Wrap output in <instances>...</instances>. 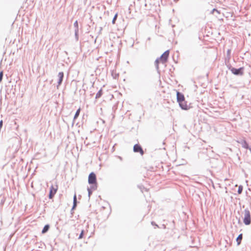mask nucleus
Masks as SVG:
<instances>
[{
  "mask_svg": "<svg viewBox=\"0 0 251 251\" xmlns=\"http://www.w3.org/2000/svg\"><path fill=\"white\" fill-rule=\"evenodd\" d=\"M88 183L91 185L90 188H88L89 195L90 196L93 191L97 189L98 186L97 177L94 173L92 172L89 174L88 176Z\"/></svg>",
  "mask_w": 251,
  "mask_h": 251,
  "instance_id": "nucleus-1",
  "label": "nucleus"
},
{
  "mask_svg": "<svg viewBox=\"0 0 251 251\" xmlns=\"http://www.w3.org/2000/svg\"><path fill=\"white\" fill-rule=\"evenodd\" d=\"M169 50H168L166 51H165L163 54L159 57V58H157L155 61V64L157 68H158V66L159 63H161L162 64H164L167 62L169 56Z\"/></svg>",
  "mask_w": 251,
  "mask_h": 251,
  "instance_id": "nucleus-2",
  "label": "nucleus"
},
{
  "mask_svg": "<svg viewBox=\"0 0 251 251\" xmlns=\"http://www.w3.org/2000/svg\"><path fill=\"white\" fill-rule=\"evenodd\" d=\"M58 185L56 183L54 185H51L50 187V191L49 194V198L51 199L53 198L55 194L56 193L58 190Z\"/></svg>",
  "mask_w": 251,
  "mask_h": 251,
  "instance_id": "nucleus-3",
  "label": "nucleus"
},
{
  "mask_svg": "<svg viewBox=\"0 0 251 251\" xmlns=\"http://www.w3.org/2000/svg\"><path fill=\"white\" fill-rule=\"evenodd\" d=\"M243 222L246 225H249L251 222V218L250 212L249 210H246L244 213V218Z\"/></svg>",
  "mask_w": 251,
  "mask_h": 251,
  "instance_id": "nucleus-4",
  "label": "nucleus"
},
{
  "mask_svg": "<svg viewBox=\"0 0 251 251\" xmlns=\"http://www.w3.org/2000/svg\"><path fill=\"white\" fill-rule=\"evenodd\" d=\"M179 106L181 109L187 110L191 108L190 104H188L187 102L184 100L178 103Z\"/></svg>",
  "mask_w": 251,
  "mask_h": 251,
  "instance_id": "nucleus-5",
  "label": "nucleus"
},
{
  "mask_svg": "<svg viewBox=\"0 0 251 251\" xmlns=\"http://www.w3.org/2000/svg\"><path fill=\"white\" fill-rule=\"evenodd\" d=\"M133 151L134 152H139L141 155L144 154V151L141 146L139 144H136L134 146Z\"/></svg>",
  "mask_w": 251,
  "mask_h": 251,
  "instance_id": "nucleus-6",
  "label": "nucleus"
},
{
  "mask_svg": "<svg viewBox=\"0 0 251 251\" xmlns=\"http://www.w3.org/2000/svg\"><path fill=\"white\" fill-rule=\"evenodd\" d=\"M243 68H240L239 69H235V68H232L231 71V72L234 74V75H243Z\"/></svg>",
  "mask_w": 251,
  "mask_h": 251,
  "instance_id": "nucleus-7",
  "label": "nucleus"
},
{
  "mask_svg": "<svg viewBox=\"0 0 251 251\" xmlns=\"http://www.w3.org/2000/svg\"><path fill=\"white\" fill-rule=\"evenodd\" d=\"M176 97L178 103L185 100L184 95L178 91H176Z\"/></svg>",
  "mask_w": 251,
  "mask_h": 251,
  "instance_id": "nucleus-8",
  "label": "nucleus"
},
{
  "mask_svg": "<svg viewBox=\"0 0 251 251\" xmlns=\"http://www.w3.org/2000/svg\"><path fill=\"white\" fill-rule=\"evenodd\" d=\"M238 142L240 143L244 148L249 149L251 151V149L249 147L248 144L245 140H243L241 142L238 141Z\"/></svg>",
  "mask_w": 251,
  "mask_h": 251,
  "instance_id": "nucleus-9",
  "label": "nucleus"
},
{
  "mask_svg": "<svg viewBox=\"0 0 251 251\" xmlns=\"http://www.w3.org/2000/svg\"><path fill=\"white\" fill-rule=\"evenodd\" d=\"M58 76L59 77V81H58V85H60L61 83H62V81L63 80V78L64 77V74L63 72H60L58 73Z\"/></svg>",
  "mask_w": 251,
  "mask_h": 251,
  "instance_id": "nucleus-10",
  "label": "nucleus"
},
{
  "mask_svg": "<svg viewBox=\"0 0 251 251\" xmlns=\"http://www.w3.org/2000/svg\"><path fill=\"white\" fill-rule=\"evenodd\" d=\"M73 201L74 204L72 209H74L76 206L77 199L76 194H75L74 196Z\"/></svg>",
  "mask_w": 251,
  "mask_h": 251,
  "instance_id": "nucleus-11",
  "label": "nucleus"
},
{
  "mask_svg": "<svg viewBox=\"0 0 251 251\" xmlns=\"http://www.w3.org/2000/svg\"><path fill=\"white\" fill-rule=\"evenodd\" d=\"M242 239V234H240L238 235L236 239V242L237 243V245H239L241 244V241Z\"/></svg>",
  "mask_w": 251,
  "mask_h": 251,
  "instance_id": "nucleus-12",
  "label": "nucleus"
},
{
  "mask_svg": "<svg viewBox=\"0 0 251 251\" xmlns=\"http://www.w3.org/2000/svg\"><path fill=\"white\" fill-rule=\"evenodd\" d=\"M49 228H50L49 225H46L44 227V228H43V230L42 231V233L43 234L45 233L46 232H47L48 231V230L49 229Z\"/></svg>",
  "mask_w": 251,
  "mask_h": 251,
  "instance_id": "nucleus-13",
  "label": "nucleus"
},
{
  "mask_svg": "<svg viewBox=\"0 0 251 251\" xmlns=\"http://www.w3.org/2000/svg\"><path fill=\"white\" fill-rule=\"evenodd\" d=\"M102 95V90L100 89L96 95V99L100 98Z\"/></svg>",
  "mask_w": 251,
  "mask_h": 251,
  "instance_id": "nucleus-14",
  "label": "nucleus"
},
{
  "mask_svg": "<svg viewBox=\"0 0 251 251\" xmlns=\"http://www.w3.org/2000/svg\"><path fill=\"white\" fill-rule=\"evenodd\" d=\"M80 111V108H79L76 111L75 115L74 116V119H76L79 116Z\"/></svg>",
  "mask_w": 251,
  "mask_h": 251,
  "instance_id": "nucleus-15",
  "label": "nucleus"
},
{
  "mask_svg": "<svg viewBox=\"0 0 251 251\" xmlns=\"http://www.w3.org/2000/svg\"><path fill=\"white\" fill-rule=\"evenodd\" d=\"M117 17H118V14L116 13L115 15V16H114V18L113 19V20H112V24H115V21H116V19L117 18Z\"/></svg>",
  "mask_w": 251,
  "mask_h": 251,
  "instance_id": "nucleus-16",
  "label": "nucleus"
},
{
  "mask_svg": "<svg viewBox=\"0 0 251 251\" xmlns=\"http://www.w3.org/2000/svg\"><path fill=\"white\" fill-rule=\"evenodd\" d=\"M242 190H243V187L242 186H240L238 188V194H241L242 192Z\"/></svg>",
  "mask_w": 251,
  "mask_h": 251,
  "instance_id": "nucleus-17",
  "label": "nucleus"
},
{
  "mask_svg": "<svg viewBox=\"0 0 251 251\" xmlns=\"http://www.w3.org/2000/svg\"><path fill=\"white\" fill-rule=\"evenodd\" d=\"M214 12L217 13L218 14H220V12L216 9H213L211 12L212 14H214Z\"/></svg>",
  "mask_w": 251,
  "mask_h": 251,
  "instance_id": "nucleus-18",
  "label": "nucleus"
},
{
  "mask_svg": "<svg viewBox=\"0 0 251 251\" xmlns=\"http://www.w3.org/2000/svg\"><path fill=\"white\" fill-rule=\"evenodd\" d=\"M83 234H84V230H82L81 232V233L79 235L78 239H82L83 237Z\"/></svg>",
  "mask_w": 251,
  "mask_h": 251,
  "instance_id": "nucleus-19",
  "label": "nucleus"
},
{
  "mask_svg": "<svg viewBox=\"0 0 251 251\" xmlns=\"http://www.w3.org/2000/svg\"><path fill=\"white\" fill-rule=\"evenodd\" d=\"M74 25L75 26L76 28L77 29H78V22L77 21H76L75 23H74Z\"/></svg>",
  "mask_w": 251,
  "mask_h": 251,
  "instance_id": "nucleus-20",
  "label": "nucleus"
},
{
  "mask_svg": "<svg viewBox=\"0 0 251 251\" xmlns=\"http://www.w3.org/2000/svg\"><path fill=\"white\" fill-rule=\"evenodd\" d=\"M3 76V71L0 72V82L1 81Z\"/></svg>",
  "mask_w": 251,
  "mask_h": 251,
  "instance_id": "nucleus-21",
  "label": "nucleus"
}]
</instances>
